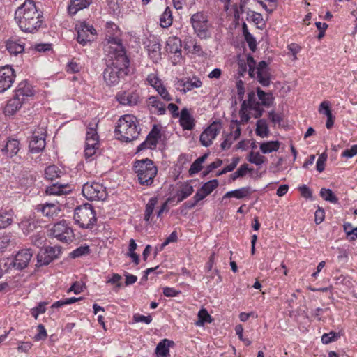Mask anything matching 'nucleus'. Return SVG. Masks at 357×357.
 Returning <instances> with one entry per match:
<instances>
[{
    "label": "nucleus",
    "mask_w": 357,
    "mask_h": 357,
    "mask_svg": "<svg viewBox=\"0 0 357 357\" xmlns=\"http://www.w3.org/2000/svg\"><path fill=\"white\" fill-rule=\"evenodd\" d=\"M195 81L188 79L186 80V84H183L184 89H181L178 87V90L182 92L183 93H185L186 92L191 91L194 88H199L202 85V81L199 78H195Z\"/></svg>",
    "instance_id": "39"
},
{
    "label": "nucleus",
    "mask_w": 357,
    "mask_h": 357,
    "mask_svg": "<svg viewBox=\"0 0 357 357\" xmlns=\"http://www.w3.org/2000/svg\"><path fill=\"white\" fill-rule=\"evenodd\" d=\"M280 142L278 141H269L263 142L260 144V150L264 154L277 151L280 148Z\"/></svg>",
    "instance_id": "34"
},
{
    "label": "nucleus",
    "mask_w": 357,
    "mask_h": 357,
    "mask_svg": "<svg viewBox=\"0 0 357 357\" xmlns=\"http://www.w3.org/2000/svg\"><path fill=\"white\" fill-rule=\"evenodd\" d=\"M160 96L165 100V101H171L172 100V96L169 95L165 86L162 84L155 89Z\"/></svg>",
    "instance_id": "53"
},
{
    "label": "nucleus",
    "mask_w": 357,
    "mask_h": 357,
    "mask_svg": "<svg viewBox=\"0 0 357 357\" xmlns=\"http://www.w3.org/2000/svg\"><path fill=\"white\" fill-rule=\"evenodd\" d=\"M149 105L156 109L158 115H163L166 112L165 104L160 102L155 96H151L149 98Z\"/></svg>",
    "instance_id": "36"
},
{
    "label": "nucleus",
    "mask_w": 357,
    "mask_h": 357,
    "mask_svg": "<svg viewBox=\"0 0 357 357\" xmlns=\"http://www.w3.org/2000/svg\"><path fill=\"white\" fill-rule=\"evenodd\" d=\"M83 196L91 201H103L107 197L106 188L98 182H87L83 185Z\"/></svg>",
    "instance_id": "8"
},
{
    "label": "nucleus",
    "mask_w": 357,
    "mask_h": 357,
    "mask_svg": "<svg viewBox=\"0 0 357 357\" xmlns=\"http://www.w3.org/2000/svg\"><path fill=\"white\" fill-rule=\"evenodd\" d=\"M135 173L142 185L150 186L157 175L158 169L151 159L138 160H135Z\"/></svg>",
    "instance_id": "4"
},
{
    "label": "nucleus",
    "mask_w": 357,
    "mask_h": 357,
    "mask_svg": "<svg viewBox=\"0 0 357 357\" xmlns=\"http://www.w3.org/2000/svg\"><path fill=\"white\" fill-rule=\"evenodd\" d=\"M232 134L227 135L226 138L223 140V142L221 143L220 146L222 150L229 149L231 144H233V140L231 139Z\"/></svg>",
    "instance_id": "64"
},
{
    "label": "nucleus",
    "mask_w": 357,
    "mask_h": 357,
    "mask_svg": "<svg viewBox=\"0 0 357 357\" xmlns=\"http://www.w3.org/2000/svg\"><path fill=\"white\" fill-rule=\"evenodd\" d=\"M268 13H273L277 8L278 0H257Z\"/></svg>",
    "instance_id": "46"
},
{
    "label": "nucleus",
    "mask_w": 357,
    "mask_h": 357,
    "mask_svg": "<svg viewBox=\"0 0 357 357\" xmlns=\"http://www.w3.org/2000/svg\"><path fill=\"white\" fill-rule=\"evenodd\" d=\"M117 100L121 105H131L132 102V94L129 92L123 91L116 95Z\"/></svg>",
    "instance_id": "45"
},
{
    "label": "nucleus",
    "mask_w": 357,
    "mask_h": 357,
    "mask_svg": "<svg viewBox=\"0 0 357 357\" xmlns=\"http://www.w3.org/2000/svg\"><path fill=\"white\" fill-rule=\"evenodd\" d=\"M194 191L193 187L188 183H184L176 193L177 202H181L190 196Z\"/></svg>",
    "instance_id": "29"
},
{
    "label": "nucleus",
    "mask_w": 357,
    "mask_h": 357,
    "mask_svg": "<svg viewBox=\"0 0 357 357\" xmlns=\"http://www.w3.org/2000/svg\"><path fill=\"white\" fill-rule=\"evenodd\" d=\"M150 138L156 139L159 140L161 138V133L160 128L156 125H154L151 132L147 135Z\"/></svg>",
    "instance_id": "63"
},
{
    "label": "nucleus",
    "mask_w": 357,
    "mask_h": 357,
    "mask_svg": "<svg viewBox=\"0 0 357 357\" xmlns=\"http://www.w3.org/2000/svg\"><path fill=\"white\" fill-rule=\"evenodd\" d=\"M320 196L326 201L333 204L338 203V198L333 192L331 189L321 188L320 190Z\"/></svg>",
    "instance_id": "40"
},
{
    "label": "nucleus",
    "mask_w": 357,
    "mask_h": 357,
    "mask_svg": "<svg viewBox=\"0 0 357 357\" xmlns=\"http://www.w3.org/2000/svg\"><path fill=\"white\" fill-rule=\"evenodd\" d=\"M33 252L31 248H24L19 250L16 255L12 257L11 264L14 266V270L22 271L28 267Z\"/></svg>",
    "instance_id": "11"
},
{
    "label": "nucleus",
    "mask_w": 357,
    "mask_h": 357,
    "mask_svg": "<svg viewBox=\"0 0 357 357\" xmlns=\"http://www.w3.org/2000/svg\"><path fill=\"white\" fill-rule=\"evenodd\" d=\"M91 3V0H71L68 7V13L70 15H75L79 10L87 8Z\"/></svg>",
    "instance_id": "28"
},
{
    "label": "nucleus",
    "mask_w": 357,
    "mask_h": 357,
    "mask_svg": "<svg viewBox=\"0 0 357 357\" xmlns=\"http://www.w3.org/2000/svg\"><path fill=\"white\" fill-rule=\"evenodd\" d=\"M106 36L104 41V52L105 54L114 55V52H126L122 40L119 38L121 31L114 22H107L105 25Z\"/></svg>",
    "instance_id": "3"
},
{
    "label": "nucleus",
    "mask_w": 357,
    "mask_h": 357,
    "mask_svg": "<svg viewBox=\"0 0 357 357\" xmlns=\"http://www.w3.org/2000/svg\"><path fill=\"white\" fill-rule=\"evenodd\" d=\"M15 78L14 70L9 66L0 67V93L9 89Z\"/></svg>",
    "instance_id": "15"
},
{
    "label": "nucleus",
    "mask_w": 357,
    "mask_h": 357,
    "mask_svg": "<svg viewBox=\"0 0 357 357\" xmlns=\"http://www.w3.org/2000/svg\"><path fill=\"white\" fill-rule=\"evenodd\" d=\"M76 29L77 32V40L84 46L91 41V36L96 33L93 26L85 22L81 23Z\"/></svg>",
    "instance_id": "17"
},
{
    "label": "nucleus",
    "mask_w": 357,
    "mask_h": 357,
    "mask_svg": "<svg viewBox=\"0 0 357 357\" xmlns=\"http://www.w3.org/2000/svg\"><path fill=\"white\" fill-rule=\"evenodd\" d=\"M222 164V160L220 159H217L215 161H214L213 162L211 163L207 166L206 169L202 172L203 176H206L213 169L220 167Z\"/></svg>",
    "instance_id": "55"
},
{
    "label": "nucleus",
    "mask_w": 357,
    "mask_h": 357,
    "mask_svg": "<svg viewBox=\"0 0 357 357\" xmlns=\"http://www.w3.org/2000/svg\"><path fill=\"white\" fill-rule=\"evenodd\" d=\"M340 337L339 333L331 331L328 333H324L321 336V341L324 344H329L332 342L337 341Z\"/></svg>",
    "instance_id": "48"
},
{
    "label": "nucleus",
    "mask_w": 357,
    "mask_h": 357,
    "mask_svg": "<svg viewBox=\"0 0 357 357\" xmlns=\"http://www.w3.org/2000/svg\"><path fill=\"white\" fill-rule=\"evenodd\" d=\"M241 121H238V120H232L230 123V128L231 130H234V138L233 140H236L239 138L241 133V129L240 128Z\"/></svg>",
    "instance_id": "52"
},
{
    "label": "nucleus",
    "mask_w": 357,
    "mask_h": 357,
    "mask_svg": "<svg viewBox=\"0 0 357 357\" xmlns=\"http://www.w3.org/2000/svg\"><path fill=\"white\" fill-rule=\"evenodd\" d=\"M45 137L46 132L43 128H39L38 130L33 131L29 145L31 153H38L45 149Z\"/></svg>",
    "instance_id": "14"
},
{
    "label": "nucleus",
    "mask_w": 357,
    "mask_h": 357,
    "mask_svg": "<svg viewBox=\"0 0 357 357\" xmlns=\"http://www.w3.org/2000/svg\"><path fill=\"white\" fill-rule=\"evenodd\" d=\"M143 45L147 49L151 59L157 63L161 59V45L158 39L150 35L149 38L143 41Z\"/></svg>",
    "instance_id": "13"
},
{
    "label": "nucleus",
    "mask_w": 357,
    "mask_h": 357,
    "mask_svg": "<svg viewBox=\"0 0 357 357\" xmlns=\"http://www.w3.org/2000/svg\"><path fill=\"white\" fill-rule=\"evenodd\" d=\"M97 124L90 123L87 128L86 134V139H96L99 140V136L96 130Z\"/></svg>",
    "instance_id": "49"
},
{
    "label": "nucleus",
    "mask_w": 357,
    "mask_h": 357,
    "mask_svg": "<svg viewBox=\"0 0 357 357\" xmlns=\"http://www.w3.org/2000/svg\"><path fill=\"white\" fill-rule=\"evenodd\" d=\"M256 135L261 137H265L268 135L269 130L267 125L266 120L259 119L256 123Z\"/></svg>",
    "instance_id": "35"
},
{
    "label": "nucleus",
    "mask_w": 357,
    "mask_h": 357,
    "mask_svg": "<svg viewBox=\"0 0 357 357\" xmlns=\"http://www.w3.org/2000/svg\"><path fill=\"white\" fill-rule=\"evenodd\" d=\"M175 343L172 340L163 339L157 344L155 354L157 357H170L169 348L174 347Z\"/></svg>",
    "instance_id": "21"
},
{
    "label": "nucleus",
    "mask_w": 357,
    "mask_h": 357,
    "mask_svg": "<svg viewBox=\"0 0 357 357\" xmlns=\"http://www.w3.org/2000/svg\"><path fill=\"white\" fill-rule=\"evenodd\" d=\"M12 258H7L0 261V277L3 273L8 272L11 269H14V266L11 264Z\"/></svg>",
    "instance_id": "51"
},
{
    "label": "nucleus",
    "mask_w": 357,
    "mask_h": 357,
    "mask_svg": "<svg viewBox=\"0 0 357 357\" xmlns=\"http://www.w3.org/2000/svg\"><path fill=\"white\" fill-rule=\"evenodd\" d=\"M248 160L250 162L259 166L265 162L266 158L259 152L251 151L249 153Z\"/></svg>",
    "instance_id": "43"
},
{
    "label": "nucleus",
    "mask_w": 357,
    "mask_h": 357,
    "mask_svg": "<svg viewBox=\"0 0 357 357\" xmlns=\"http://www.w3.org/2000/svg\"><path fill=\"white\" fill-rule=\"evenodd\" d=\"M190 23L195 33L201 39H207L212 35V24L204 12H197L190 17Z\"/></svg>",
    "instance_id": "7"
},
{
    "label": "nucleus",
    "mask_w": 357,
    "mask_h": 357,
    "mask_svg": "<svg viewBox=\"0 0 357 357\" xmlns=\"http://www.w3.org/2000/svg\"><path fill=\"white\" fill-rule=\"evenodd\" d=\"M90 253V248L89 245H82L72 251L70 256L73 258H78Z\"/></svg>",
    "instance_id": "44"
},
{
    "label": "nucleus",
    "mask_w": 357,
    "mask_h": 357,
    "mask_svg": "<svg viewBox=\"0 0 357 357\" xmlns=\"http://www.w3.org/2000/svg\"><path fill=\"white\" fill-rule=\"evenodd\" d=\"M15 95L19 98H22L23 100L26 102L29 97L34 95L32 86L27 82V80H23L20 82L15 91Z\"/></svg>",
    "instance_id": "19"
},
{
    "label": "nucleus",
    "mask_w": 357,
    "mask_h": 357,
    "mask_svg": "<svg viewBox=\"0 0 357 357\" xmlns=\"http://www.w3.org/2000/svg\"><path fill=\"white\" fill-rule=\"evenodd\" d=\"M177 234L176 231H173L165 240V241L160 245V250L164 249V248L167 245L170 243H174L177 241Z\"/></svg>",
    "instance_id": "59"
},
{
    "label": "nucleus",
    "mask_w": 357,
    "mask_h": 357,
    "mask_svg": "<svg viewBox=\"0 0 357 357\" xmlns=\"http://www.w3.org/2000/svg\"><path fill=\"white\" fill-rule=\"evenodd\" d=\"M257 94L264 106L269 107L272 105L273 100L272 93H266L259 87H257Z\"/></svg>",
    "instance_id": "33"
},
{
    "label": "nucleus",
    "mask_w": 357,
    "mask_h": 357,
    "mask_svg": "<svg viewBox=\"0 0 357 357\" xmlns=\"http://www.w3.org/2000/svg\"><path fill=\"white\" fill-rule=\"evenodd\" d=\"M252 193V190L250 186L243 187L239 189H236L226 192L223 195L222 199H229L231 197L240 199L250 196Z\"/></svg>",
    "instance_id": "26"
},
{
    "label": "nucleus",
    "mask_w": 357,
    "mask_h": 357,
    "mask_svg": "<svg viewBox=\"0 0 357 357\" xmlns=\"http://www.w3.org/2000/svg\"><path fill=\"white\" fill-rule=\"evenodd\" d=\"M14 211L13 209L1 208L0 210V229H4L13 222Z\"/></svg>",
    "instance_id": "27"
},
{
    "label": "nucleus",
    "mask_w": 357,
    "mask_h": 357,
    "mask_svg": "<svg viewBox=\"0 0 357 357\" xmlns=\"http://www.w3.org/2000/svg\"><path fill=\"white\" fill-rule=\"evenodd\" d=\"M248 66V74L251 78L255 77V70H256V61L254 58L249 55L247 57V62H245Z\"/></svg>",
    "instance_id": "50"
},
{
    "label": "nucleus",
    "mask_w": 357,
    "mask_h": 357,
    "mask_svg": "<svg viewBox=\"0 0 357 357\" xmlns=\"http://www.w3.org/2000/svg\"><path fill=\"white\" fill-rule=\"evenodd\" d=\"M357 155V144L352 145L349 149L344 150L341 156L342 158H351Z\"/></svg>",
    "instance_id": "58"
},
{
    "label": "nucleus",
    "mask_w": 357,
    "mask_h": 357,
    "mask_svg": "<svg viewBox=\"0 0 357 357\" xmlns=\"http://www.w3.org/2000/svg\"><path fill=\"white\" fill-rule=\"evenodd\" d=\"M61 254V247L59 245L47 246L41 250L37 255V266L48 265Z\"/></svg>",
    "instance_id": "10"
},
{
    "label": "nucleus",
    "mask_w": 357,
    "mask_h": 357,
    "mask_svg": "<svg viewBox=\"0 0 357 357\" xmlns=\"http://www.w3.org/2000/svg\"><path fill=\"white\" fill-rule=\"evenodd\" d=\"M326 159L327 155L325 153H322L319 156L316 164V169L319 172H321L324 170Z\"/></svg>",
    "instance_id": "56"
},
{
    "label": "nucleus",
    "mask_w": 357,
    "mask_h": 357,
    "mask_svg": "<svg viewBox=\"0 0 357 357\" xmlns=\"http://www.w3.org/2000/svg\"><path fill=\"white\" fill-rule=\"evenodd\" d=\"M256 79L264 87L271 84V72L268 63L265 61L259 62L256 67Z\"/></svg>",
    "instance_id": "16"
},
{
    "label": "nucleus",
    "mask_w": 357,
    "mask_h": 357,
    "mask_svg": "<svg viewBox=\"0 0 357 357\" xmlns=\"http://www.w3.org/2000/svg\"><path fill=\"white\" fill-rule=\"evenodd\" d=\"M173 22L172 12L169 7H167L160 18V24L162 28L169 27Z\"/></svg>",
    "instance_id": "31"
},
{
    "label": "nucleus",
    "mask_w": 357,
    "mask_h": 357,
    "mask_svg": "<svg viewBox=\"0 0 357 357\" xmlns=\"http://www.w3.org/2000/svg\"><path fill=\"white\" fill-rule=\"evenodd\" d=\"M179 121L183 130H192L195 126V119L185 107L181 109Z\"/></svg>",
    "instance_id": "22"
},
{
    "label": "nucleus",
    "mask_w": 357,
    "mask_h": 357,
    "mask_svg": "<svg viewBox=\"0 0 357 357\" xmlns=\"http://www.w3.org/2000/svg\"><path fill=\"white\" fill-rule=\"evenodd\" d=\"M15 20L22 31L35 33L43 23V15L37 9L34 1L26 0L15 10Z\"/></svg>",
    "instance_id": "1"
},
{
    "label": "nucleus",
    "mask_w": 357,
    "mask_h": 357,
    "mask_svg": "<svg viewBox=\"0 0 357 357\" xmlns=\"http://www.w3.org/2000/svg\"><path fill=\"white\" fill-rule=\"evenodd\" d=\"M181 40L177 36H170L166 42L167 51L174 53L177 56H181Z\"/></svg>",
    "instance_id": "23"
},
{
    "label": "nucleus",
    "mask_w": 357,
    "mask_h": 357,
    "mask_svg": "<svg viewBox=\"0 0 357 357\" xmlns=\"http://www.w3.org/2000/svg\"><path fill=\"white\" fill-rule=\"evenodd\" d=\"M36 211L41 213L44 216L48 218H54L56 217L59 213L60 208L55 203L46 202L45 204H38L36 206Z\"/></svg>",
    "instance_id": "18"
},
{
    "label": "nucleus",
    "mask_w": 357,
    "mask_h": 357,
    "mask_svg": "<svg viewBox=\"0 0 357 357\" xmlns=\"http://www.w3.org/2000/svg\"><path fill=\"white\" fill-rule=\"evenodd\" d=\"M222 128L220 121H213L201 134L199 141L205 147L209 146Z\"/></svg>",
    "instance_id": "12"
},
{
    "label": "nucleus",
    "mask_w": 357,
    "mask_h": 357,
    "mask_svg": "<svg viewBox=\"0 0 357 357\" xmlns=\"http://www.w3.org/2000/svg\"><path fill=\"white\" fill-rule=\"evenodd\" d=\"M63 172L55 165H50L45 169V176L47 180L53 181L54 179L61 177Z\"/></svg>",
    "instance_id": "30"
},
{
    "label": "nucleus",
    "mask_w": 357,
    "mask_h": 357,
    "mask_svg": "<svg viewBox=\"0 0 357 357\" xmlns=\"http://www.w3.org/2000/svg\"><path fill=\"white\" fill-rule=\"evenodd\" d=\"M134 116L126 114L121 116L115 127L114 135L116 139L122 142H130L134 140Z\"/></svg>",
    "instance_id": "6"
},
{
    "label": "nucleus",
    "mask_w": 357,
    "mask_h": 357,
    "mask_svg": "<svg viewBox=\"0 0 357 357\" xmlns=\"http://www.w3.org/2000/svg\"><path fill=\"white\" fill-rule=\"evenodd\" d=\"M47 336L46 329L43 324L38 326V333L35 335L34 339L37 341L45 340Z\"/></svg>",
    "instance_id": "57"
},
{
    "label": "nucleus",
    "mask_w": 357,
    "mask_h": 357,
    "mask_svg": "<svg viewBox=\"0 0 357 357\" xmlns=\"http://www.w3.org/2000/svg\"><path fill=\"white\" fill-rule=\"evenodd\" d=\"M74 220L82 228H92L97 221L94 208L89 203L77 206L74 212Z\"/></svg>",
    "instance_id": "5"
},
{
    "label": "nucleus",
    "mask_w": 357,
    "mask_h": 357,
    "mask_svg": "<svg viewBox=\"0 0 357 357\" xmlns=\"http://www.w3.org/2000/svg\"><path fill=\"white\" fill-rule=\"evenodd\" d=\"M244 38L248 45L250 50L252 52H255L257 49V42L253 36L250 33H247L246 36H244Z\"/></svg>",
    "instance_id": "54"
},
{
    "label": "nucleus",
    "mask_w": 357,
    "mask_h": 357,
    "mask_svg": "<svg viewBox=\"0 0 357 357\" xmlns=\"http://www.w3.org/2000/svg\"><path fill=\"white\" fill-rule=\"evenodd\" d=\"M51 235L61 242L70 243L74 239L73 229L68 226L66 220H61L50 229Z\"/></svg>",
    "instance_id": "9"
},
{
    "label": "nucleus",
    "mask_w": 357,
    "mask_h": 357,
    "mask_svg": "<svg viewBox=\"0 0 357 357\" xmlns=\"http://www.w3.org/2000/svg\"><path fill=\"white\" fill-rule=\"evenodd\" d=\"M6 47L10 54L14 55H17L22 52L24 50V45L13 40H8L6 42Z\"/></svg>",
    "instance_id": "32"
},
{
    "label": "nucleus",
    "mask_w": 357,
    "mask_h": 357,
    "mask_svg": "<svg viewBox=\"0 0 357 357\" xmlns=\"http://www.w3.org/2000/svg\"><path fill=\"white\" fill-rule=\"evenodd\" d=\"M70 191V187L68 184L60 183L56 182L47 186L46 188V194L49 195H61L67 194Z\"/></svg>",
    "instance_id": "24"
},
{
    "label": "nucleus",
    "mask_w": 357,
    "mask_h": 357,
    "mask_svg": "<svg viewBox=\"0 0 357 357\" xmlns=\"http://www.w3.org/2000/svg\"><path fill=\"white\" fill-rule=\"evenodd\" d=\"M184 48L185 50H188L192 53L198 54L199 56L202 55L203 54L202 46L198 44L195 39H190L189 41H187L185 44Z\"/></svg>",
    "instance_id": "37"
},
{
    "label": "nucleus",
    "mask_w": 357,
    "mask_h": 357,
    "mask_svg": "<svg viewBox=\"0 0 357 357\" xmlns=\"http://www.w3.org/2000/svg\"><path fill=\"white\" fill-rule=\"evenodd\" d=\"M218 186V181L217 179H213L208 182L204 183V185L201 187L202 191L206 195L211 194L217 187Z\"/></svg>",
    "instance_id": "47"
},
{
    "label": "nucleus",
    "mask_w": 357,
    "mask_h": 357,
    "mask_svg": "<svg viewBox=\"0 0 357 357\" xmlns=\"http://www.w3.org/2000/svg\"><path fill=\"white\" fill-rule=\"evenodd\" d=\"M325 218V212L323 209L319 208L314 213V221L316 224L321 223Z\"/></svg>",
    "instance_id": "61"
},
{
    "label": "nucleus",
    "mask_w": 357,
    "mask_h": 357,
    "mask_svg": "<svg viewBox=\"0 0 357 357\" xmlns=\"http://www.w3.org/2000/svg\"><path fill=\"white\" fill-rule=\"evenodd\" d=\"M114 54H106L108 60L103 78L109 86L117 84L120 78L128 74L130 62L126 52H114Z\"/></svg>",
    "instance_id": "2"
},
{
    "label": "nucleus",
    "mask_w": 357,
    "mask_h": 357,
    "mask_svg": "<svg viewBox=\"0 0 357 357\" xmlns=\"http://www.w3.org/2000/svg\"><path fill=\"white\" fill-rule=\"evenodd\" d=\"M158 203V198L156 197H151L146 206L144 220L149 221L151 215H152L155 206Z\"/></svg>",
    "instance_id": "42"
},
{
    "label": "nucleus",
    "mask_w": 357,
    "mask_h": 357,
    "mask_svg": "<svg viewBox=\"0 0 357 357\" xmlns=\"http://www.w3.org/2000/svg\"><path fill=\"white\" fill-rule=\"evenodd\" d=\"M99 148H85L84 149V156L86 160L88 161H92L93 160V156L96 153L97 151Z\"/></svg>",
    "instance_id": "60"
},
{
    "label": "nucleus",
    "mask_w": 357,
    "mask_h": 357,
    "mask_svg": "<svg viewBox=\"0 0 357 357\" xmlns=\"http://www.w3.org/2000/svg\"><path fill=\"white\" fill-rule=\"evenodd\" d=\"M24 102L22 98H19L14 94L13 97L8 101L4 108L5 114L8 116L15 114Z\"/></svg>",
    "instance_id": "20"
},
{
    "label": "nucleus",
    "mask_w": 357,
    "mask_h": 357,
    "mask_svg": "<svg viewBox=\"0 0 357 357\" xmlns=\"http://www.w3.org/2000/svg\"><path fill=\"white\" fill-rule=\"evenodd\" d=\"M252 170L253 169L248 167V164L244 163L234 173L230 175L229 181H234L237 178L243 177L248 172H252Z\"/></svg>",
    "instance_id": "41"
},
{
    "label": "nucleus",
    "mask_w": 357,
    "mask_h": 357,
    "mask_svg": "<svg viewBox=\"0 0 357 357\" xmlns=\"http://www.w3.org/2000/svg\"><path fill=\"white\" fill-rule=\"evenodd\" d=\"M213 319L207 310L202 308L198 312V320L196 321L195 324L199 326H202L206 323H211Z\"/></svg>",
    "instance_id": "38"
},
{
    "label": "nucleus",
    "mask_w": 357,
    "mask_h": 357,
    "mask_svg": "<svg viewBox=\"0 0 357 357\" xmlns=\"http://www.w3.org/2000/svg\"><path fill=\"white\" fill-rule=\"evenodd\" d=\"M20 150V142L15 139H10L5 146L1 149L3 155L12 158Z\"/></svg>",
    "instance_id": "25"
},
{
    "label": "nucleus",
    "mask_w": 357,
    "mask_h": 357,
    "mask_svg": "<svg viewBox=\"0 0 357 357\" xmlns=\"http://www.w3.org/2000/svg\"><path fill=\"white\" fill-rule=\"evenodd\" d=\"M147 79H148L149 82L150 83V84L153 87H154L155 89L158 88V86H160V85L162 84L161 80L159 79L158 77H157L155 75H149Z\"/></svg>",
    "instance_id": "62"
}]
</instances>
